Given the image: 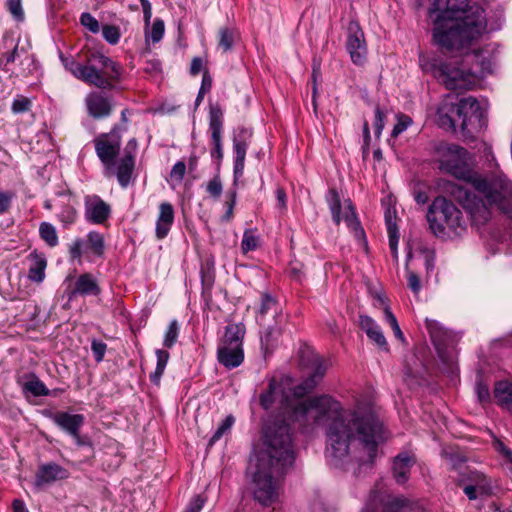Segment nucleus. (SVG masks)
Returning <instances> with one entry per match:
<instances>
[{
	"mask_svg": "<svg viewBox=\"0 0 512 512\" xmlns=\"http://www.w3.org/2000/svg\"><path fill=\"white\" fill-rule=\"evenodd\" d=\"M221 134L222 133H211V140L214 145V148L211 150V157L218 160V165H220L223 158Z\"/></svg>",
	"mask_w": 512,
	"mask_h": 512,
	"instance_id": "nucleus-49",
	"label": "nucleus"
},
{
	"mask_svg": "<svg viewBox=\"0 0 512 512\" xmlns=\"http://www.w3.org/2000/svg\"><path fill=\"white\" fill-rule=\"evenodd\" d=\"M465 482L478 488V493L480 495H488L491 492L490 481L483 473L479 471H469L466 479L459 481V485H464Z\"/></svg>",
	"mask_w": 512,
	"mask_h": 512,
	"instance_id": "nucleus-27",
	"label": "nucleus"
},
{
	"mask_svg": "<svg viewBox=\"0 0 512 512\" xmlns=\"http://www.w3.org/2000/svg\"><path fill=\"white\" fill-rule=\"evenodd\" d=\"M494 398L499 406L512 411V381L502 380L496 382Z\"/></svg>",
	"mask_w": 512,
	"mask_h": 512,
	"instance_id": "nucleus-26",
	"label": "nucleus"
},
{
	"mask_svg": "<svg viewBox=\"0 0 512 512\" xmlns=\"http://www.w3.org/2000/svg\"><path fill=\"white\" fill-rule=\"evenodd\" d=\"M389 510L391 512H429L418 502L406 498H395L391 501Z\"/></svg>",
	"mask_w": 512,
	"mask_h": 512,
	"instance_id": "nucleus-29",
	"label": "nucleus"
},
{
	"mask_svg": "<svg viewBox=\"0 0 512 512\" xmlns=\"http://www.w3.org/2000/svg\"><path fill=\"white\" fill-rule=\"evenodd\" d=\"M435 121L446 131H456L460 126L463 137L473 139L485 121L484 110L473 97L457 98L447 95L436 108Z\"/></svg>",
	"mask_w": 512,
	"mask_h": 512,
	"instance_id": "nucleus-5",
	"label": "nucleus"
},
{
	"mask_svg": "<svg viewBox=\"0 0 512 512\" xmlns=\"http://www.w3.org/2000/svg\"><path fill=\"white\" fill-rule=\"evenodd\" d=\"M223 112L218 104L211 105L209 111V129L211 133H222Z\"/></svg>",
	"mask_w": 512,
	"mask_h": 512,
	"instance_id": "nucleus-35",
	"label": "nucleus"
},
{
	"mask_svg": "<svg viewBox=\"0 0 512 512\" xmlns=\"http://www.w3.org/2000/svg\"><path fill=\"white\" fill-rule=\"evenodd\" d=\"M174 208L169 202L159 205V214L156 221L155 235L161 240L167 237L174 223Z\"/></svg>",
	"mask_w": 512,
	"mask_h": 512,
	"instance_id": "nucleus-21",
	"label": "nucleus"
},
{
	"mask_svg": "<svg viewBox=\"0 0 512 512\" xmlns=\"http://www.w3.org/2000/svg\"><path fill=\"white\" fill-rule=\"evenodd\" d=\"M413 123L412 118L405 114L397 115V123L395 124L391 136L396 138L404 132Z\"/></svg>",
	"mask_w": 512,
	"mask_h": 512,
	"instance_id": "nucleus-44",
	"label": "nucleus"
},
{
	"mask_svg": "<svg viewBox=\"0 0 512 512\" xmlns=\"http://www.w3.org/2000/svg\"><path fill=\"white\" fill-rule=\"evenodd\" d=\"M478 398L481 402H487L490 399V391L486 384L479 381L476 385Z\"/></svg>",
	"mask_w": 512,
	"mask_h": 512,
	"instance_id": "nucleus-61",
	"label": "nucleus"
},
{
	"mask_svg": "<svg viewBox=\"0 0 512 512\" xmlns=\"http://www.w3.org/2000/svg\"><path fill=\"white\" fill-rule=\"evenodd\" d=\"M186 173V164L183 161H178L174 164L170 171V177L173 181L181 183Z\"/></svg>",
	"mask_w": 512,
	"mask_h": 512,
	"instance_id": "nucleus-55",
	"label": "nucleus"
},
{
	"mask_svg": "<svg viewBox=\"0 0 512 512\" xmlns=\"http://www.w3.org/2000/svg\"><path fill=\"white\" fill-rule=\"evenodd\" d=\"M277 207L281 210L287 208V195L283 188H277L276 190Z\"/></svg>",
	"mask_w": 512,
	"mask_h": 512,
	"instance_id": "nucleus-62",
	"label": "nucleus"
},
{
	"mask_svg": "<svg viewBox=\"0 0 512 512\" xmlns=\"http://www.w3.org/2000/svg\"><path fill=\"white\" fill-rule=\"evenodd\" d=\"M17 53H18V46L16 45L12 51L10 52H7V53H4L1 58H0V64L4 66V69L5 70H9L8 69V65L12 62L15 61L16 59V56H17Z\"/></svg>",
	"mask_w": 512,
	"mask_h": 512,
	"instance_id": "nucleus-60",
	"label": "nucleus"
},
{
	"mask_svg": "<svg viewBox=\"0 0 512 512\" xmlns=\"http://www.w3.org/2000/svg\"><path fill=\"white\" fill-rule=\"evenodd\" d=\"M414 464L415 457L409 452H401L394 458L392 472L398 484H405L408 481Z\"/></svg>",
	"mask_w": 512,
	"mask_h": 512,
	"instance_id": "nucleus-20",
	"label": "nucleus"
},
{
	"mask_svg": "<svg viewBox=\"0 0 512 512\" xmlns=\"http://www.w3.org/2000/svg\"><path fill=\"white\" fill-rule=\"evenodd\" d=\"M91 350L95 361L99 363L105 356L107 345L103 341L94 339L91 343Z\"/></svg>",
	"mask_w": 512,
	"mask_h": 512,
	"instance_id": "nucleus-53",
	"label": "nucleus"
},
{
	"mask_svg": "<svg viewBox=\"0 0 512 512\" xmlns=\"http://www.w3.org/2000/svg\"><path fill=\"white\" fill-rule=\"evenodd\" d=\"M61 61L75 78L99 89H113L121 79L120 65L101 53L89 52L81 60L61 57Z\"/></svg>",
	"mask_w": 512,
	"mask_h": 512,
	"instance_id": "nucleus-7",
	"label": "nucleus"
},
{
	"mask_svg": "<svg viewBox=\"0 0 512 512\" xmlns=\"http://www.w3.org/2000/svg\"><path fill=\"white\" fill-rule=\"evenodd\" d=\"M468 3L469 0H434L429 11L434 17L433 39L442 51L462 50L486 32L483 8Z\"/></svg>",
	"mask_w": 512,
	"mask_h": 512,
	"instance_id": "nucleus-3",
	"label": "nucleus"
},
{
	"mask_svg": "<svg viewBox=\"0 0 512 512\" xmlns=\"http://www.w3.org/2000/svg\"><path fill=\"white\" fill-rule=\"evenodd\" d=\"M280 402L289 419L302 426L326 425V454L334 466H342L349 457L350 445L356 440L362 445L367 458H357L360 464H372L377 456L379 443L386 439L383 424L373 413L359 415L342 409L339 402L327 395L291 400L284 383L272 378L260 394L259 403L269 410Z\"/></svg>",
	"mask_w": 512,
	"mask_h": 512,
	"instance_id": "nucleus-1",
	"label": "nucleus"
},
{
	"mask_svg": "<svg viewBox=\"0 0 512 512\" xmlns=\"http://www.w3.org/2000/svg\"><path fill=\"white\" fill-rule=\"evenodd\" d=\"M80 23L92 33H98L100 31V24L98 20L88 12L81 14Z\"/></svg>",
	"mask_w": 512,
	"mask_h": 512,
	"instance_id": "nucleus-46",
	"label": "nucleus"
},
{
	"mask_svg": "<svg viewBox=\"0 0 512 512\" xmlns=\"http://www.w3.org/2000/svg\"><path fill=\"white\" fill-rule=\"evenodd\" d=\"M427 221L439 238L459 236L466 230V220L458 207L445 197H437L429 206Z\"/></svg>",
	"mask_w": 512,
	"mask_h": 512,
	"instance_id": "nucleus-8",
	"label": "nucleus"
},
{
	"mask_svg": "<svg viewBox=\"0 0 512 512\" xmlns=\"http://www.w3.org/2000/svg\"><path fill=\"white\" fill-rule=\"evenodd\" d=\"M434 156L442 172L471 184L485 196L490 205H496L499 210L512 217V182L505 175L483 177L474 169L472 155L457 144H436Z\"/></svg>",
	"mask_w": 512,
	"mask_h": 512,
	"instance_id": "nucleus-4",
	"label": "nucleus"
},
{
	"mask_svg": "<svg viewBox=\"0 0 512 512\" xmlns=\"http://www.w3.org/2000/svg\"><path fill=\"white\" fill-rule=\"evenodd\" d=\"M179 336V324L177 320H172L164 335L163 346L167 349L172 348L177 342Z\"/></svg>",
	"mask_w": 512,
	"mask_h": 512,
	"instance_id": "nucleus-38",
	"label": "nucleus"
},
{
	"mask_svg": "<svg viewBox=\"0 0 512 512\" xmlns=\"http://www.w3.org/2000/svg\"><path fill=\"white\" fill-rule=\"evenodd\" d=\"M65 293L68 300L72 301L78 296H98L101 294V288L93 274L83 273L72 286L67 287Z\"/></svg>",
	"mask_w": 512,
	"mask_h": 512,
	"instance_id": "nucleus-15",
	"label": "nucleus"
},
{
	"mask_svg": "<svg viewBox=\"0 0 512 512\" xmlns=\"http://www.w3.org/2000/svg\"><path fill=\"white\" fill-rule=\"evenodd\" d=\"M50 419L69 435H76L84 424L85 418L82 414H71L58 411L49 414Z\"/></svg>",
	"mask_w": 512,
	"mask_h": 512,
	"instance_id": "nucleus-19",
	"label": "nucleus"
},
{
	"mask_svg": "<svg viewBox=\"0 0 512 512\" xmlns=\"http://www.w3.org/2000/svg\"><path fill=\"white\" fill-rule=\"evenodd\" d=\"M85 104L89 115L95 119L108 117L113 108L111 99L98 91L89 93L85 98Z\"/></svg>",
	"mask_w": 512,
	"mask_h": 512,
	"instance_id": "nucleus-17",
	"label": "nucleus"
},
{
	"mask_svg": "<svg viewBox=\"0 0 512 512\" xmlns=\"http://www.w3.org/2000/svg\"><path fill=\"white\" fill-rule=\"evenodd\" d=\"M346 49L355 65L361 66L367 58V46L358 22L351 21L348 26Z\"/></svg>",
	"mask_w": 512,
	"mask_h": 512,
	"instance_id": "nucleus-12",
	"label": "nucleus"
},
{
	"mask_svg": "<svg viewBox=\"0 0 512 512\" xmlns=\"http://www.w3.org/2000/svg\"><path fill=\"white\" fill-rule=\"evenodd\" d=\"M384 319L390 325L395 337L400 341H404V335L400 329L398 321L388 306L384 307Z\"/></svg>",
	"mask_w": 512,
	"mask_h": 512,
	"instance_id": "nucleus-42",
	"label": "nucleus"
},
{
	"mask_svg": "<svg viewBox=\"0 0 512 512\" xmlns=\"http://www.w3.org/2000/svg\"><path fill=\"white\" fill-rule=\"evenodd\" d=\"M237 201V190L236 188L229 189L225 194L224 207L226 209L225 214L221 217V221L228 223L234 217V208Z\"/></svg>",
	"mask_w": 512,
	"mask_h": 512,
	"instance_id": "nucleus-36",
	"label": "nucleus"
},
{
	"mask_svg": "<svg viewBox=\"0 0 512 512\" xmlns=\"http://www.w3.org/2000/svg\"><path fill=\"white\" fill-rule=\"evenodd\" d=\"M39 236L49 247H55L59 243L56 228L49 222H41Z\"/></svg>",
	"mask_w": 512,
	"mask_h": 512,
	"instance_id": "nucleus-33",
	"label": "nucleus"
},
{
	"mask_svg": "<svg viewBox=\"0 0 512 512\" xmlns=\"http://www.w3.org/2000/svg\"><path fill=\"white\" fill-rule=\"evenodd\" d=\"M86 250H89L93 255L101 257L104 254L105 244L102 234L96 231H90L87 234L85 242Z\"/></svg>",
	"mask_w": 512,
	"mask_h": 512,
	"instance_id": "nucleus-30",
	"label": "nucleus"
},
{
	"mask_svg": "<svg viewBox=\"0 0 512 512\" xmlns=\"http://www.w3.org/2000/svg\"><path fill=\"white\" fill-rule=\"evenodd\" d=\"M30 100L26 97L20 96L14 99L12 103V111L16 114L26 112L30 109Z\"/></svg>",
	"mask_w": 512,
	"mask_h": 512,
	"instance_id": "nucleus-58",
	"label": "nucleus"
},
{
	"mask_svg": "<svg viewBox=\"0 0 512 512\" xmlns=\"http://www.w3.org/2000/svg\"><path fill=\"white\" fill-rule=\"evenodd\" d=\"M276 339L274 338L273 329H268L265 334L261 337V345L265 350V353L272 352L275 347Z\"/></svg>",
	"mask_w": 512,
	"mask_h": 512,
	"instance_id": "nucleus-57",
	"label": "nucleus"
},
{
	"mask_svg": "<svg viewBox=\"0 0 512 512\" xmlns=\"http://www.w3.org/2000/svg\"><path fill=\"white\" fill-rule=\"evenodd\" d=\"M407 284L414 294H418L421 290V282L415 272L407 271Z\"/></svg>",
	"mask_w": 512,
	"mask_h": 512,
	"instance_id": "nucleus-59",
	"label": "nucleus"
},
{
	"mask_svg": "<svg viewBox=\"0 0 512 512\" xmlns=\"http://www.w3.org/2000/svg\"><path fill=\"white\" fill-rule=\"evenodd\" d=\"M204 504V501L199 497H195L193 501L189 504L188 508L185 512H200Z\"/></svg>",
	"mask_w": 512,
	"mask_h": 512,
	"instance_id": "nucleus-64",
	"label": "nucleus"
},
{
	"mask_svg": "<svg viewBox=\"0 0 512 512\" xmlns=\"http://www.w3.org/2000/svg\"><path fill=\"white\" fill-rule=\"evenodd\" d=\"M157 364L155 371L150 375V380L155 385L160 384L161 377L165 371L166 365L169 360V353L167 350L158 349L156 350Z\"/></svg>",
	"mask_w": 512,
	"mask_h": 512,
	"instance_id": "nucleus-32",
	"label": "nucleus"
},
{
	"mask_svg": "<svg viewBox=\"0 0 512 512\" xmlns=\"http://www.w3.org/2000/svg\"><path fill=\"white\" fill-rule=\"evenodd\" d=\"M30 266L28 270V279L35 283H42L45 279L47 259L42 253L32 252L28 256Z\"/></svg>",
	"mask_w": 512,
	"mask_h": 512,
	"instance_id": "nucleus-24",
	"label": "nucleus"
},
{
	"mask_svg": "<svg viewBox=\"0 0 512 512\" xmlns=\"http://www.w3.org/2000/svg\"><path fill=\"white\" fill-rule=\"evenodd\" d=\"M85 219L92 224H104L111 216V206L98 195L85 197Z\"/></svg>",
	"mask_w": 512,
	"mask_h": 512,
	"instance_id": "nucleus-14",
	"label": "nucleus"
},
{
	"mask_svg": "<svg viewBox=\"0 0 512 512\" xmlns=\"http://www.w3.org/2000/svg\"><path fill=\"white\" fill-rule=\"evenodd\" d=\"M6 7L15 20L22 21L24 19L21 0H7Z\"/></svg>",
	"mask_w": 512,
	"mask_h": 512,
	"instance_id": "nucleus-48",
	"label": "nucleus"
},
{
	"mask_svg": "<svg viewBox=\"0 0 512 512\" xmlns=\"http://www.w3.org/2000/svg\"><path fill=\"white\" fill-rule=\"evenodd\" d=\"M23 390L30 392L34 396H48L49 390L45 384L34 374L23 385Z\"/></svg>",
	"mask_w": 512,
	"mask_h": 512,
	"instance_id": "nucleus-34",
	"label": "nucleus"
},
{
	"mask_svg": "<svg viewBox=\"0 0 512 512\" xmlns=\"http://www.w3.org/2000/svg\"><path fill=\"white\" fill-rule=\"evenodd\" d=\"M68 471L56 463L43 464L38 468L35 477V486L41 488L44 485L51 484L57 480L66 479Z\"/></svg>",
	"mask_w": 512,
	"mask_h": 512,
	"instance_id": "nucleus-18",
	"label": "nucleus"
},
{
	"mask_svg": "<svg viewBox=\"0 0 512 512\" xmlns=\"http://www.w3.org/2000/svg\"><path fill=\"white\" fill-rule=\"evenodd\" d=\"M259 238L252 230H245L241 241V249L244 253L253 251L258 247Z\"/></svg>",
	"mask_w": 512,
	"mask_h": 512,
	"instance_id": "nucleus-41",
	"label": "nucleus"
},
{
	"mask_svg": "<svg viewBox=\"0 0 512 512\" xmlns=\"http://www.w3.org/2000/svg\"><path fill=\"white\" fill-rule=\"evenodd\" d=\"M326 201L328 203L330 212L332 214V219L336 225H339L342 217H341V200L340 196L336 189H329L326 195Z\"/></svg>",
	"mask_w": 512,
	"mask_h": 512,
	"instance_id": "nucleus-31",
	"label": "nucleus"
},
{
	"mask_svg": "<svg viewBox=\"0 0 512 512\" xmlns=\"http://www.w3.org/2000/svg\"><path fill=\"white\" fill-rule=\"evenodd\" d=\"M425 326L430 334L432 342L436 348L440 350L449 337L448 331L442 326L440 322L432 319H426Z\"/></svg>",
	"mask_w": 512,
	"mask_h": 512,
	"instance_id": "nucleus-28",
	"label": "nucleus"
},
{
	"mask_svg": "<svg viewBox=\"0 0 512 512\" xmlns=\"http://www.w3.org/2000/svg\"><path fill=\"white\" fill-rule=\"evenodd\" d=\"M236 36L235 30L228 27L221 28L219 30V48H221L223 52L229 51L233 47Z\"/></svg>",
	"mask_w": 512,
	"mask_h": 512,
	"instance_id": "nucleus-37",
	"label": "nucleus"
},
{
	"mask_svg": "<svg viewBox=\"0 0 512 512\" xmlns=\"http://www.w3.org/2000/svg\"><path fill=\"white\" fill-rule=\"evenodd\" d=\"M250 136L251 133L243 128L240 130L238 137H235L233 140V150L235 154L233 167L234 186H236L237 181L242 177L244 172L245 157L249 146L248 138Z\"/></svg>",
	"mask_w": 512,
	"mask_h": 512,
	"instance_id": "nucleus-16",
	"label": "nucleus"
},
{
	"mask_svg": "<svg viewBox=\"0 0 512 512\" xmlns=\"http://www.w3.org/2000/svg\"><path fill=\"white\" fill-rule=\"evenodd\" d=\"M385 223H386L387 230L397 227L395 211L388 209L385 212Z\"/></svg>",
	"mask_w": 512,
	"mask_h": 512,
	"instance_id": "nucleus-63",
	"label": "nucleus"
},
{
	"mask_svg": "<svg viewBox=\"0 0 512 512\" xmlns=\"http://www.w3.org/2000/svg\"><path fill=\"white\" fill-rule=\"evenodd\" d=\"M444 190L463 206L474 225L483 226L490 220L491 211L483 199L453 182H447Z\"/></svg>",
	"mask_w": 512,
	"mask_h": 512,
	"instance_id": "nucleus-9",
	"label": "nucleus"
},
{
	"mask_svg": "<svg viewBox=\"0 0 512 512\" xmlns=\"http://www.w3.org/2000/svg\"><path fill=\"white\" fill-rule=\"evenodd\" d=\"M211 88H212V78L209 75V72L207 70H205L203 73V77H202L201 87L198 91V95L195 100L196 107L200 105V103L202 102V100L204 98V95L207 92H209L211 90Z\"/></svg>",
	"mask_w": 512,
	"mask_h": 512,
	"instance_id": "nucleus-45",
	"label": "nucleus"
},
{
	"mask_svg": "<svg viewBox=\"0 0 512 512\" xmlns=\"http://www.w3.org/2000/svg\"><path fill=\"white\" fill-rule=\"evenodd\" d=\"M346 209L347 211L345 212L343 219L346 222L347 227L354 234V237L359 241V243L367 250L368 244L366 240V235L364 229L360 224V221L357 218L355 209L351 201L347 202Z\"/></svg>",
	"mask_w": 512,
	"mask_h": 512,
	"instance_id": "nucleus-25",
	"label": "nucleus"
},
{
	"mask_svg": "<svg viewBox=\"0 0 512 512\" xmlns=\"http://www.w3.org/2000/svg\"><path fill=\"white\" fill-rule=\"evenodd\" d=\"M359 325L361 329L365 331L370 340L375 342L380 348L388 350V343L380 326L370 316L360 315Z\"/></svg>",
	"mask_w": 512,
	"mask_h": 512,
	"instance_id": "nucleus-23",
	"label": "nucleus"
},
{
	"mask_svg": "<svg viewBox=\"0 0 512 512\" xmlns=\"http://www.w3.org/2000/svg\"><path fill=\"white\" fill-rule=\"evenodd\" d=\"M276 304V300L268 293L261 296V303L259 308V315L264 317Z\"/></svg>",
	"mask_w": 512,
	"mask_h": 512,
	"instance_id": "nucleus-54",
	"label": "nucleus"
},
{
	"mask_svg": "<svg viewBox=\"0 0 512 512\" xmlns=\"http://www.w3.org/2000/svg\"><path fill=\"white\" fill-rule=\"evenodd\" d=\"M295 450L292 429L284 420L266 426L261 447L256 454L253 472V495L263 506L275 502L279 495V479L293 466Z\"/></svg>",
	"mask_w": 512,
	"mask_h": 512,
	"instance_id": "nucleus-2",
	"label": "nucleus"
},
{
	"mask_svg": "<svg viewBox=\"0 0 512 512\" xmlns=\"http://www.w3.org/2000/svg\"><path fill=\"white\" fill-rule=\"evenodd\" d=\"M385 112L380 108L379 105L375 107V121H374V133L377 138L381 136V133L385 126Z\"/></svg>",
	"mask_w": 512,
	"mask_h": 512,
	"instance_id": "nucleus-51",
	"label": "nucleus"
},
{
	"mask_svg": "<svg viewBox=\"0 0 512 512\" xmlns=\"http://www.w3.org/2000/svg\"><path fill=\"white\" fill-rule=\"evenodd\" d=\"M165 31V26L163 20L156 18L154 20V23L152 25L151 31H150V38L152 42L157 43L159 42Z\"/></svg>",
	"mask_w": 512,
	"mask_h": 512,
	"instance_id": "nucleus-52",
	"label": "nucleus"
},
{
	"mask_svg": "<svg viewBox=\"0 0 512 512\" xmlns=\"http://www.w3.org/2000/svg\"><path fill=\"white\" fill-rule=\"evenodd\" d=\"M244 331L238 325L226 327L222 343L217 349V359L227 369L240 366L244 360Z\"/></svg>",
	"mask_w": 512,
	"mask_h": 512,
	"instance_id": "nucleus-10",
	"label": "nucleus"
},
{
	"mask_svg": "<svg viewBox=\"0 0 512 512\" xmlns=\"http://www.w3.org/2000/svg\"><path fill=\"white\" fill-rule=\"evenodd\" d=\"M102 35L109 44L115 45L119 42L120 30L114 25H104L102 28Z\"/></svg>",
	"mask_w": 512,
	"mask_h": 512,
	"instance_id": "nucleus-47",
	"label": "nucleus"
},
{
	"mask_svg": "<svg viewBox=\"0 0 512 512\" xmlns=\"http://www.w3.org/2000/svg\"><path fill=\"white\" fill-rule=\"evenodd\" d=\"M309 366L312 370L310 376L293 389V395L296 398H302L310 392L324 377L328 369L327 361L317 354L312 355Z\"/></svg>",
	"mask_w": 512,
	"mask_h": 512,
	"instance_id": "nucleus-13",
	"label": "nucleus"
},
{
	"mask_svg": "<svg viewBox=\"0 0 512 512\" xmlns=\"http://www.w3.org/2000/svg\"><path fill=\"white\" fill-rule=\"evenodd\" d=\"M84 247L86 248L85 241L82 238H76L69 247L71 258L80 259L84 252Z\"/></svg>",
	"mask_w": 512,
	"mask_h": 512,
	"instance_id": "nucleus-56",
	"label": "nucleus"
},
{
	"mask_svg": "<svg viewBox=\"0 0 512 512\" xmlns=\"http://www.w3.org/2000/svg\"><path fill=\"white\" fill-rule=\"evenodd\" d=\"M15 197L16 194L14 191H0V215L10 210L12 201Z\"/></svg>",
	"mask_w": 512,
	"mask_h": 512,
	"instance_id": "nucleus-50",
	"label": "nucleus"
},
{
	"mask_svg": "<svg viewBox=\"0 0 512 512\" xmlns=\"http://www.w3.org/2000/svg\"><path fill=\"white\" fill-rule=\"evenodd\" d=\"M235 422V418L232 415H228L219 425V427L216 429L212 437L210 438L208 442V446L214 445L218 440L221 439V437L231 429Z\"/></svg>",
	"mask_w": 512,
	"mask_h": 512,
	"instance_id": "nucleus-39",
	"label": "nucleus"
},
{
	"mask_svg": "<svg viewBox=\"0 0 512 512\" xmlns=\"http://www.w3.org/2000/svg\"><path fill=\"white\" fill-rule=\"evenodd\" d=\"M61 197L63 201L61 209L57 214V219L61 222L63 228L67 229L73 225L78 218L76 209L77 201L71 194H62Z\"/></svg>",
	"mask_w": 512,
	"mask_h": 512,
	"instance_id": "nucleus-22",
	"label": "nucleus"
},
{
	"mask_svg": "<svg viewBox=\"0 0 512 512\" xmlns=\"http://www.w3.org/2000/svg\"><path fill=\"white\" fill-rule=\"evenodd\" d=\"M206 192L213 199H219L223 192V184L219 174H216L212 179H210L206 185Z\"/></svg>",
	"mask_w": 512,
	"mask_h": 512,
	"instance_id": "nucleus-43",
	"label": "nucleus"
},
{
	"mask_svg": "<svg viewBox=\"0 0 512 512\" xmlns=\"http://www.w3.org/2000/svg\"><path fill=\"white\" fill-rule=\"evenodd\" d=\"M114 126L109 133H101L93 139L96 155L104 167L107 177L116 176L121 187L126 188L132 180L135 168V153L137 141L133 138L128 141L124 155L116 162L121 149V137Z\"/></svg>",
	"mask_w": 512,
	"mask_h": 512,
	"instance_id": "nucleus-6",
	"label": "nucleus"
},
{
	"mask_svg": "<svg viewBox=\"0 0 512 512\" xmlns=\"http://www.w3.org/2000/svg\"><path fill=\"white\" fill-rule=\"evenodd\" d=\"M442 455L445 458L447 465L452 470H457L466 462V458L463 455L452 449L444 450Z\"/></svg>",
	"mask_w": 512,
	"mask_h": 512,
	"instance_id": "nucleus-40",
	"label": "nucleus"
},
{
	"mask_svg": "<svg viewBox=\"0 0 512 512\" xmlns=\"http://www.w3.org/2000/svg\"><path fill=\"white\" fill-rule=\"evenodd\" d=\"M434 75L449 90H468L475 84V79L471 73L447 63H441L435 67Z\"/></svg>",
	"mask_w": 512,
	"mask_h": 512,
	"instance_id": "nucleus-11",
	"label": "nucleus"
}]
</instances>
